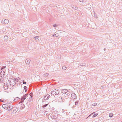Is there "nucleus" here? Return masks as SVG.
<instances>
[{
    "label": "nucleus",
    "instance_id": "c756f323",
    "mask_svg": "<svg viewBox=\"0 0 122 122\" xmlns=\"http://www.w3.org/2000/svg\"><path fill=\"white\" fill-rule=\"evenodd\" d=\"M23 81V84H26V82H25L24 81V80H23L22 81Z\"/></svg>",
    "mask_w": 122,
    "mask_h": 122
},
{
    "label": "nucleus",
    "instance_id": "9d476101",
    "mask_svg": "<svg viewBox=\"0 0 122 122\" xmlns=\"http://www.w3.org/2000/svg\"><path fill=\"white\" fill-rule=\"evenodd\" d=\"M8 86L7 85L6 83H5L4 84V88L5 89H6L8 88Z\"/></svg>",
    "mask_w": 122,
    "mask_h": 122
},
{
    "label": "nucleus",
    "instance_id": "6ab92c4d",
    "mask_svg": "<svg viewBox=\"0 0 122 122\" xmlns=\"http://www.w3.org/2000/svg\"><path fill=\"white\" fill-rule=\"evenodd\" d=\"M79 65L81 66H84L86 64L85 63H82L79 64Z\"/></svg>",
    "mask_w": 122,
    "mask_h": 122
},
{
    "label": "nucleus",
    "instance_id": "37998d69",
    "mask_svg": "<svg viewBox=\"0 0 122 122\" xmlns=\"http://www.w3.org/2000/svg\"><path fill=\"white\" fill-rule=\"evenodd\" d=\"M106 50V48H104V51H105V50Z\"/></svg>",
    "mask_w": 122,
    "mask_h": 122
},
{
    "label": "nucleus",
    "instance_id": "1a4fd4ad",
    "mask_svg": "<svg viewBox=\"0 0 122 122\" xmlns=\"http://www.w3.org/2000/svg\"><path fill=\"white\" fill-rule=\"evenodd\" d=\"M57 98L60 101L62 100V97L60 95H57Z\"/></svg>",
    "mask_w": 122,
    "mask_h": 122
},
{
    "label": "nucleus",
    "instance_id": "6e6552de",
    "mask_svg": "<svg viewBox=\"0 0 122 122\" xmlns=\"http://www.w3.org/2000/svg\"><path fill=\"white\" fill-rule=\"evenodd\" d=\"M5 73V72L4 71H1L0 73V76L1 77H3L4 76Z\"/></svg>",
    "mask_w": 122,
    "mask_h": 122
},
{
    "label": "nucleus",
    "instance_id": "2f4dec72",
    "mask_svg": "<svg viewBox=\"0 0 122 122\" xmlns=\"http://www.w3.org/2000/svg\"><path fill=\"white\" fill-rule=\"evenodd\" d=\"M15 79V80L16 81H17V82H18V80L16 78Z\"/></svg>",
    "mask_w": 122,
    "mask_h": 122
},
{
    "label": "nucleus",
    "instance_id": "4be33fe9",
    "mask_svg": "<svg viewBox=\"0 0 122 122\" xmlns=\"http://www.w3.org/2000/svg\"><path fill=\"white\" fill-rule=\"evenodd\" d=\"M113 113H110L109 114V116L110 117H111L113 116Z\"/></svg>",
    "mask_w": 122,
    "mask_h": 122
},
{
    "label": "nucleus",
    "instance_id": "20e7f679",
    "mask_svg": "<svg viewBox=\"0 0 122 122\" xmlns=\"http://www.w3.org/2000/svg\"><path fill=\"white\" fill-rule=\"evenodd\" d=\"M62 92L63 94L66 95L69 94V92L67 89H64L62 90Z\"/></svg>",
    "mask_w": 122,
    "mask_h": 122
},
{
    "label": "nucleus",
    "instance_id": "c9c22d12",
    "mask_svg": "<svg viewBox=\"0 0 122 122\" xmlns=\"http://www.w3.org/2000/svg\"><path fill=\"white\" fill-rule=\"evenodd\" d=\"M0 101L1 102H3L4 101H3L1 100V99L0 100Z\"/></svg>",
    "mask_w": 122,
    "mask_h": 122
},
{
    "label": "nucleus",
    "instance_id": "f3484780",
    "mask_svg": "<svg viewBox=\"0 0 122 122\" xmlns=\"http://www.w3.org/2000/svg\"><path fill=\"white\" fill-rule=\"evenodd\" d=\"M8 39V37L6 36H5L4 37V40H7Z\"/></svg>",
    "mask_w": 122,
    "mask_h": 122
},
{
    "label": "nucleus",
    "instance_id": "79ce46f5",
    "mask_svg": "<svg viewBox=\"0 0 122 122\" xmlns=\"http://www.w3.org/2000/svg\"><path fill=\"white\" fill-rule=\"evenodd\" d=\"M94 15H95V17H96V15H95V14H94Z\"/></svg>",
    "mask_w": 122,
    "mask_h": 122
},
{
    "label": "nucleus",
    "instance_id": "7c9ffc66",
    "mask_svg": "<svg viewBox=\"0 0 122 122\" xmlns=\"http://www.w3.org/2000/svg\"><path fill=\"white\" fill-rule=\"evenodd\" d=\"M97 105V103H95L92 104V105L93 106H96Z\"/></svg>",
    "mask_w": 122,
    "mask_h": 122
},
{
    "label": "nucleus",
    "instance_id": "f257e3e1",
    "mask_svg": "<svg viewBox=\"0 0 122 122\" xmlns=\"http://www.w3.org/2000/svg\"><path fill=\"white\" fill-rule=\"evenodd\" d=\"M8 81L11 86H13L15 84V80L12 78H10L9 79Z\"/></svg>",
    "mask_w": 122,
    "mask_h": 122
},
{
    "label": "nucleus",
    "instance_id": "bb28decb",
    "mask_svg": "<svg viewBox=\"0 0 122 122\" xmlns=\"http://www.w3.org/2000/svg\"><path fill=\"white\" fill-rule=\"evenodd\" d=\"M72 8L75 10H77V7L76 6H74L72 7Z\"/></svg>",
    "mask_w": 122,
    "mask_h": 122
},
{
    "label": "nucleus",
    "instance_id": "4c0bfd02",
    "mask_svg": "<svg viewBox=\"0 0 122 122\" xmlns=\"http://www.w3.org/2000/svg\"><path fill=\"white\" fill-rule=\"evenodd\" d=\"M21 106H24V104H21Z\"/></svg>",
    "mask_w": 122,
    "mask_h": 122
},
{
    "label": "nucleus",
    "instance_id": "f704fd0d",
    "mask_svg": "<svg viewBox=\"0 0 122 122\" xmlns=\"http://www.w3.org/2000/svg\"><path fill=\"white\" fill-rule=\"evenodd\" d=\"M17 109L16 108V109H15V112H17V111H16V110H17Z\"/></svg>",
    "mask_w": 122,
    "mask_h": 122
},
{
    "label": "nucleus",
    "instance_id": "58836bf2",
    "mask_svg": "<svg viewBox=\"0 0 122 122\" xmlns=\"http://www.w3.org/2000/svg\"><path fill=\"white\" fill-rule=\"evenodd\" d=\"M92 114H90V115L88 116V117H90V116L91 115H92Z\"/></svg>",
    "mask_w": 122,
    "mask_h": 122
},
{
    "label": "nucleus",
    "instance_id": "f8f14e48",
    "mask_svg": "<svg viewBox=\"0 0 122 122\" xmlns=\"http://www.w3.org/2000/svg\"><path fill=\"white\" fill-rule=\"evenodd\" d=\"M30 60L29 59H28L26 60L25 61V62L26 63V64H30Z\"/></svg>",
    "mask_w": 122,
    "mask_h": 122
},
{
    "label": "nucleus",
    "instance_id": "a19ab883",
    "mask_svg": "<svg viewBox=\"0 0 122 122\" xmlns=\"http://www.w3.org/2000/svg\"><path fill=\"white\" fill-rule=\"evenodd\" d=\"M102 88H104V87L103 86H102Z\"/></svg>",
    "mask_w": 122,
    "mask_h": 122
},
{
    "label": "nucleus",
    "instance_id": "2eb2a0df",
    "mask_svg": "<svg viewBox=\"0 0 122 122\" xmlns=\"http://www.w3.org/2000/svg\"><path fill=\"white\" fill-rule=\"evenodd\" d=\"M65 97V96L62 97V100H61V101L62 102H64L66 100Z\"/></svg>",
    "mask_w": 122,
    "mask_h": 122
},
{
    "label": "nucleus",
    "instance_id": "5701e85b",
    "mask_svg": "<svg viewBox=\"0 0 122 122\" xmlns=\"http://www.w3.org/2000/svg\"><path fill=\"white\" fill-rule=\"evenodd\" d=\"M48 105V103L46 104H45V105H44L43 106H42V107L43 108L45 107Z\"/></svg>",
    "mask_w": 122,
    "mask_h": 122
},
{
    "label": "nucleus",
    "instance_id": "ea45409f",
    "mask_svg": "<svg viewBox=\"0 0 122 122\" xmlns=\"http://www.w3.org/2000/svg\"><path fill=\"white\" fill-rule=\"evenodd\" d=\"M42 102H44V100H42Z\"/></svg>",
    "mask_w": 122,
    "mask_h": 122
},
{
    "label": "nucleus",
    "instance_id": "7ed1b4c3",
    "mask_svg": "<svg viewBox=\"0 0 122 122\" xmlns=\"http://www.w3.org/2000/svg\"><path fill=\"white\" fill-rule=\"evenodd\" d=\"M28 96V94H25L24 95L23 97L21 98V101L20 102V103H22L24 102V100L26 99V97Z\"/></svg>",
    "mask_w": 122,
    "mask_h": 122
},
{
    "label": "nucleus",
    "instance_id": "e433bc0d",
    "mask_svg": "<svg viewBox=\"0 0 122 122\" xmlns=\"http://www.w3.org/2000/svg\"><path fill=\"white\" fill-rule=\"evenodd\" d=\"M48 73H46V76H48Z\"/></svg>",
    "mask_w": 122,
    "mask_h": 122
},
{
    "label": "nucleus",
    "instance_id": "4468645a",
    "mask_svg": "<svg viewBox=\"0 0 122 122\" xmlns=\"http://www.w3.org/2000/svg\"><path fill=\"white\" fill-rule=\"evenodd\" d=\"M51 117L52 119H56L57 118L54 115H52Z\"/></svg>",
    "mask_w": 122,
    "mask_h": 122
},
{
    "label": "nucleus",
    "instance_id": "b1692460",
    "mask_svg": "<svg viewBox=\"0 0 122 122\" xmlns=\"http://www.w3.org/2000/svg\"><path fill=\"white\" fill-rule=\"evenodd\" d=\"M64 96L65 97L66 99H67L68 98H69V97L70 96L69 95L67 96Z\"/></svg>",
    "mask_w": 122,
    "mask_h": 122
},
{
    "label": "nucleus",
    "instance_id": "cd10ccee",
    "mask_svg": "<svg viewBox=\"0 0 122 122\" xmlns=\"http://www.w3.org/2000/svg\"><path fill=\"white\" fill-rule=\"evenodd\" d=\"M53 26L54 27H56L57 26V25L56 24L54 25Z\"/></svg>",
    "mask_w": 122,
    "mask_h": 122
},
{
    "label": "nucleus",
    "instance_id": "72a5a7b5",
    "mask_svg": "<svg viewBox=\"0 0 122 122\" xmlns=\"http://www.w3.org/2000/svg\"><path fill=\"white\" fill-rule=\"evenodd\" d=\"M80 2H82V3H83V0H80Z\"/></svg>",
    "mask_w": 122,
    "mask_h": 122
},
{
    "label": "nucleus",
    "instance_id": "473e14b6",
    "mask_svg": "<svg viewBox=\"0 0 122 122\" xmlns=\"http://www.w3.org/2000/svg\"><path fill=\"white\" fill-rule=\"evenodd\" d=\"M65 68H66V67H65V66H63L62 67V68L63 69H65Z\"/></svg>",
    "mask_w": 122,
    "mask_h": 122
},
{
    "label": "nucleus",
    "instance_id": "c03bdc74",
    "mask_svg": "<svg viewBox=\"0 0 122 122\" xmlns=\"http://www.w3.org/2000/svg\"><path fill=\"white\" fill-rule=\"evenodd\" d=\"M4 68H5L6 67L5 66H4Z\"/></svg>",
    "mask_w": 122,
    "mask_h": 122
},
{
    "label": "nucleus",
    "instance_id": "412c9836",
    "mask_svg": "<svg viewBox=\"0 0 122 122\" xmlns=\"http://www.w3.org/2000/svg\"><path fill=\"white\" fill-rule=\"evenodd\" d=\"M39 37L38 36H36L35 37V39L36 40H39Z\"/></svg>",
    "mask_w": 122,
    "mask_h": 122
},
{
    "label": "nucleus",
    "instance_id": "f03ea898",
    "mask_svg": "<svg viewBox=\"0 0 122 122\" xmlns=\"http://www.w3.org/2000/svg\"><path fill=\"white\" fill-rule=\"evenodd\" d=\"M60 92H59V90L57 89H55L53 91H52L51 92V94L52 95H58L60 93Z\"/></svg>",
    "mask_w": 122,
    "mask_h": 122
},
{
    "label": "nucleus",
    "instance_id": "dca6fc26",
    "mask_svg": "<svg viewBox=\"0 0 122 122\" xmlns=\"http://www.w3.org/2000/svg\"><path fill=\"white\" fill-rule=\"evenodd\" d=\"M53 36L54 37H58L59 36V35L56 32L54 35H53Z\"/></svg>",
    "mask_w": 122,
    "mask_h": 122
},
{
    "label": "nucleus",
    "instance_id": "c85d7f7f",
    "mask_svg": "<svg viewBox=\"0 0 122 122\" xmlns=\"http://www.w3.org/2000/svg\"><path fill=\"white\" fill-rule=\"evenodd\" d=\"M46 96L47 97L48 99L49 98L50 96L49 95H47Z\"/></svg>",
    "mask_w": 122,
    "mask_h": 122
},
{
    "label": "nucleus",
    "instance_id": "ddd939ff",
    "mask_svg": "<svg viewBox=\"0 0 122 122\" xmlns=\"http://www.w3.org/2000/svg\"><path fill=\"white\" fill-rule=\"evenodd\" d=\"M8 22L9 20H8L5 19L4 20V23L5 24H7L8 23Z\"/></svg>",
    "mask_w": 122,
    "mask_h": 122
},
{
    "label": "nucleus",
    "instance_id": "aec40b11",
    "mask_svg": "<svg viewBox=\"0 0 122 122\" xmlns=\"http://www.w3.org/2000/svg\"><path fill=\"white\" fill-rule=\"evenodd\" d=\"M24 88L25 90V92H26L27 91V87L26 86H24Z\"/></svg>",
    "mask_w": 122,
    "mask_h": 122
},
{
    "label": "nucleus",
    "instance_id": "393cba45",
    "mask_svg": "<svg viewBox=\"0 0 122 122\" xmlns=\"http://www.w3.org/2000/svg\"><path fill=\"white\" fill-rule=\"evenodd\" d=\"M44 99L45 100H47L48 99L47 97L46 96H45L44 97Z\"/></svg>",
    "mask_w": 122,
    "mask_h": 122
},
{
    "label": "nucleus",
    "instance_id": "9b49d317",
    "mask_svg": "<svg viewBox=\"0 0 122 122\" xmlns=\"http://www.w3.org/2000/svg\"><path fill=\"white\" fill-rule=\"evenodd\" d=\"M78 101H77L76 102H75V105H74L73 106V107L74 108L75 107H76V106L77 105L78 108Z\"/></svg>",
    "mask_w": 122,
    "mask_h": 122
},
{
    "label": "nucleus",
    "instance_id": "a878e982",
    "mask_svg": "<svg viewBox=\"0 0 122 122\" xmlns=\"http://www.w3.org/2000/svg\"><path fill=\"white\" fill-rule=\"evenodd\" d=\"M30 97H32L33 96V93L32 92L30 93Z\"/></svg>",
    "mask_w": 122,
    "mask_h": 122
},
{
    "label": "nucleus",
    "instance_id": "0eeeda50",
    "mask_svg": "<svg viewBox=\"0 0 122 122\" xmlns=\"http://www.w3.org/2000/svg\"><path fill=\"white\" fill-rule=\"evenodd\" d=\"M8 104L7 103L6 104H3L2 105V107L4 109H7L8 105Z\"/></svg>",
    "mask_w": 122,
    "mask_h": 122
},
{
    "label": "nucleus",
    "instance_id": "a211bd4d",
    "mask_svg": "<svg viewBox=\"0 0 122 122\" xmlns=\"http://www.w3.org/2000/svg\"><path fill=\"white\" fill-rule=\"evenodd\" d=\"M98 115V114L97 113H95V114L93 115L92 117H95L96 116H97Z\"/></svg>",
    "mask_w": 122,
    "mask_h": 122
},
{
    "label": "nucleus",
    "instance_id": "423d86ee",
    "mask_svg": "<svg viewBox=\"0 0 122 122\" xmlns=\"http://www.w3.org/2000/svg\"><path fill=\"white\" fill-rule=\"evenodd\" d=\"M71 97L72 99H76V95L75 93H73L71 94Z\"/></svg>",
    "mask_w": 122,
    "mask_h": 122
},
{
    "label": "nucleus",
    "instance_id": "39448f33",
    "mask_svg": "<svg viewBox=\"0 0 122 122\" xmlns=\"http://www.w3.org/2000/svg\"><path fill=\"white\" fill-rule=\"evenodd\" d=\"M8 107L7 109L9 111L11 110L13 108V106L12 104L9 105L8 104Z\"/></svg>",
    "mask_w": 122,
    "mask_h": 122
}]
</instances>
